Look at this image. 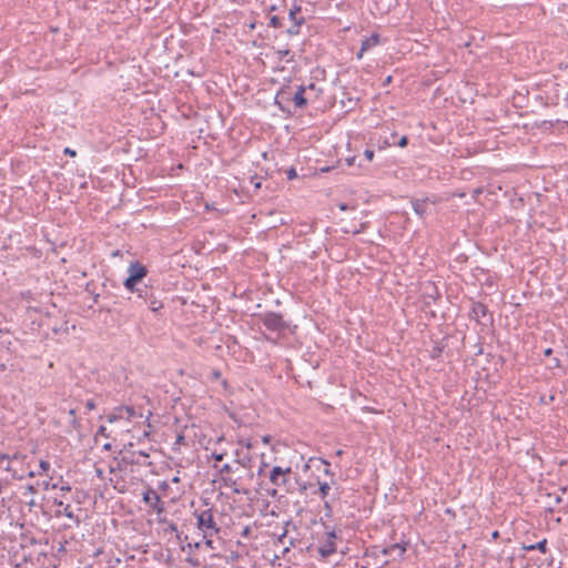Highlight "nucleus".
Here are the masks:
<instances>
[{"instance_id":"1","label":"nucleus","mask_w":568,"mask_h":568,"mask_svg":"<svg viewBox=\"0 0 568 568\" xmlns=\"http://www.w3.org/2000/svg\"><path fill=\"white\" fill-rule=\"evenodd\" d=\"M293 471L291 467L282 468L281 466H274L270 471V481L275 487H283L285 493L292 494L295 490L291 479Z\"/></svg>"},{"instance_id":"2","label":"nucleus","mask_w":568,"mask_h":568,"mask_svg":"<svg viewBox=\"0 0 568 568\" xmlns=\"http://www.w3.org/2000/svg\"><path fill=\"white\" fill-rule=\"evenodd\" d=\"M129 276L125 278L123 285L130 291L134 296L138 295L140 287L138 284L146 276L148 270L140 262H132L129 266Z\"/></svg>"},{"instance_id":"3","label":"nucleus","mask_w":568,"mask_h":568,"mask_svg":"<svg viewBox=\"0 0 568 568\" xmlns=\"http://www.w3.org/2000/svg\"><path fill=\"white\" fill-rule=\"evenodd\" d=\"M129 301L139 305H148L154 313L163 308V303L154 296L153 290L148 286H144L143 290H139L136 296H130Z\"/></svg>"},{"instance_id":"4","label":"nucleus","mask_w":568,"mask_h":568,"mask_svg":"<svg viewBox=\"0 0 568 568\" xmlns=\"http://www.w3.org/2000/svg\"><path fill=\"white\" fill-rule=\"evenodd\" d=\"M196 519L197 528L203 531L204 538L212 537L220 531L211 509H205L196 514Z\"/></svg>"},{"instance_id":"5","label":"nucleus","mask_w":568,"mask_h":568,"mask_svg":"<svg viewBox=\"0 0 568 568\" xmlns=\"http://www.w3.org/2000/svg\"><path fill=\"white\" fill-rule=\"evenodd\" d=\"M263 325L273 332H282L288 327V324L283 320L278 313L267 312L262 316Z\"/></svg>"},{"instance_id":"6","label":"nucleus","mask_w":568,"mask_h":568,"mask_svg":"<svg viewBox=\"0 0 568 568\" xmlns=\"http://www.w3.org/2000/svg\"><path fill=\"white\" fill-rule=\"evenodd\" d=\"M470 318L475 320L481 325L493 323V315L488 313L487 306L480 302L473 303Z\"/></svg>"},{"instance_id":"7","label":"nucleus","mask_w":568,"mask_h":568,"mask_svg":"<svg viewBox=\"0 0 568 568\" xmlns=\"http://www.w3.org/2000/svg\"><path fill=\"white\" fill-rule=\"evenodd\" d=\"M301 7L293 6L288 11V19L293 22L292 26L286 30L290 36H297L301 27L305 22V18L301 14Z\"/></svg>"},{"instance_id":"8","label":"nucleus","mask_w":568,"mask_h":568,"mask_svg":"<svg viewBox=\"0 0 568 568\" xmlns=\"http://www.w3.org/2000/svg\"><path fill=\"white\" fill-rule=\"evenodd\" d=\"M142 499L146 505H149L158 514H161L164 511V504L162 503L160 495L154 489L148 488L143 493Z\"/></svg>"},{"instance_id":"9","label":"nucleus","mask_w":568,"mask_h":568,"mask_svg":"<svg viewBox=\"0 0 568 568\" xmlns=\"http://www.w3.org/2000/svg\"><path fill=\"white\" fill-rule=\"evenodd\" d=\"M412 203V207L414 210V212L420 216V217H424L427 213V209H428V205L430 203L429 199L428 197H424V199H413L410 201Z\"/></svg>"},{"instance_id":"10","label":"nucleus","mask_w":568,"mask_h":568,"mask_svg":"<svg viewBox=\"0 0 568 568\" xmlns=\"http://www.w3.org/2000/svg\"><path fill=\"white\" fill-rule=\"evenodd\" d=\"M406 551V547L402 544H393L390 546L384 547L381 549V552L384 556H393L396 555L397 557L402 558L404 552Z\"/></svg>"},{"instance_id":"11","label":"nucleus","mask_w":568,"mask_h":568,"mask_svg":"<svg viewBox=\"0 0 568 568\" xmlns=\"http://www.w3.org/2000/svg\"><path fill=\"white\" fill-rule=\"evenodd\" d=\"M141 457L146 458L149 457V454L143 450H131L123 457V460L131 465H140Z\"/></svg>"},{"instance_id":"12","label":"nucleus","mask_w":568,"mask_h":568,"mask_svg":"<svg viewBox=\"0 0 568 568\" xmlns=\"http://www.w3.org/2000/svg\"><path fill=\"white\" fill-rule=\"evenodd\" d=\"M305 91L306 88L300 85L297 88V91L292 95V101L294 102L296 108L302 109L307 105V99L304 97Z\"/></svg>"},{"instance_id":"13","label":"nucleus","mask_w":568,"mask_h":568,"mask_svg":"<svg viewBox=\"0 0 568 568\" xmlns=\"http://www.w3.org/2000/svg\"><path fill=\"white\" fill-rule=\"evenodd\" d=\"M379 42V36L377 33H373L371 37L366 38L362 41L361 51L358 53V58H362L363 52L369 50L371 48L377 45Z\"/></svg>"},{"instance_id":"14","label":"nucleus","mask_w":568,"mask_h":568,"mask_svg":"<svg viewBox=\"0 0 568 568\" xmlns=\"http://www.w3.org/2000/svg\"><path fill=\"white\" fill-rule=\"evenodd\" d=\"M290 101H292V95L288 91V88L281 89L275 97V103L280 106L281 110H285L284 103Z\"/></svg>"},{"instance_id":"15","label":"nucleus","mask_w":568,"mask_h":568,"mask_svg":"<svg viewBox=\"0 0 568 568\" xmlns=\"http://www.w3.org/2000/svg\"><path fill=\"white\" fill-rule=\"evenodd\" d=\"M221 480L223 481L225 487H229L233 490L234 494H247V490L241 489L235 479L230 476H221Z\"/></svg>"},{"instance_id":"16","label":"nucleus","mask_w":568,"mask_h":568,"mask_svg":"<svg viewBox=\"0 0 568 568\" xmlns=\"http://www.w3.org/2000/svg\"><path fill=\"white\" fill-rule=\"evenodd\" d=\"M523 549L526 551H532V550H539L542 554L547 552V539H542L541 541H538L537 544L532 545H524Z\"/></svg>"},{"instance_id":"17","label":"nucleus","mask_w":568,"mask_h":568,"mask_svg":"<svg viewBox=\"0 0 568 568\" xmlns=\"http://www.w3.org/2000/svg\"><path fill=\"white\" fill-rule=\"evenodd\" d=\"M396 138H397V134H396V133H393V134L390 135V139H389V140L387 139V140L385 141V143H386L387 145H395V144H397L399 148H405V146H407V144H408V138H407L406 135H403L398 141H396Z\"/></svg>"},{"instance_id":"18","label":"nucleus","mask_w":568,"mask_h":568,"mask_svg":"<svg viewBox=\"0 0 568 568\" xmlns=\"http://www.w3.org/2000/svg\"><path fill=\"white\" fill-rule=\"evenodd\" d=\"M336 551L334 542L331 540H327V544L320 548V554L322 557H329L332 554Z\"/></svg>"},{"instance_id":"19","label":"nucleus","mask_w":568,"mask_h":568,"mask_svg":"<svg viewBox=\"0 0 568 568\" xmlns=\"http://www.w3.org/2000/svg\"><path fill=\"white\" fill-rule=\"evenodd\" d=\"M331 487L327 483H320L318 481V488L317 491L320 493L322 498H325L328 495ZM313 493H316V489L313 490Z\"/></svg>"},{"instance_id":"20","label":"nucleus","mask_w":568,"mask_h":568,"mask_svg":"<svg viewBox=\"0 0 568 568\" xmlns=\"http://www.w3.org/2000/svg\"><path fill=\"white\" fill-rule=\"evenodd\" d=\"M69 417H70V423H71L72 427L74 429H79L80 428V422L77 418V410L74 408H71L69 410Z\"/></svg>"},{"instance_id":"21","label":"nucleus","mask_w":568,"mask_h":568,"mask_svg":"<svg viewBox=\"0 0 568 568\" xmlns=\"http://www.w3.org/2000/svg\"><path fill=\"white\" fill-rule=\"evenodd\" d=\"M295 484L298 486V491L301 494H305L308 488H315L314 484L311 483H298L297 478L295 477Z\"/></svg>"},{"instance_id":"22","label":"nucleus","mask_w":568,"mask_h":568,"mask_svg":"<svg viewBox=\"0 0 568 568\" xmlns=\"http://www.w3.org/2000/svg\"><path fill=\"white\" fill-rule=\"evenodd\" d=\"M63 514L65 517L70 518V519H74L77 524H80V519L74 516L73 511L71 510V506L70 505H67L63 509Z\"/></svg>"},{"instance_id":"23","label":"nucleus","mask_w":568,"mask_h":568,"mask_svg":"<svg viewBox=\"0 0 568 568\" xmlns=\"http://www.w3.org/2000/svg\"><path fill=\"white\" fill-rule=\"evenodd\" d=\"M270 27H273V28H281L283 24H282V21L281 19L277 17V16H272L270 18V23H268Z\"/></svg>"},{"instance_id":"24","label":"nucleus","mask_w":568,"mask_h":568,"mask_svg":"<svg viewBox=\"0 0 568 568\" xmlns=\"http://www.w3.org/2000/svg\"><path fill=\"white\" fill-rule=\"evenodd\" d=\"M99 436L109 437V434L106 433V427L105 426H100L98 428L97 434L94 436V439L98 440Z\"/></svg>"},{"instance_id":"25","label":"nucleus","mask_w":568,"mask_h":568,"mask_svg":"<svg viewBox=\"0 0 568 568\" xmlns=\"http://www.w3.org/2000/svg\"><path fill=\"white\" fill-rule=\"evenodd\" d=\"M169 531L176 534L179 531L178 530V525L175 523H173V521H169L168 523V527L164 529V532H169Z\"/></svg>"},{"instance_id":"26","label":"nucleus","mask_w":568,"mask_h":568,"mask_svg":"<svg viewBox=\"0 0 568 568\" xmlns=\"http://www.w3.org/2000/svg\"><path fill=\"white\" fill-rule=\"evenodd\" d=\"M122 409H124V410H125V413H126V418H128V419H131L132 417H134V416H135V410H134V408H133V407L125 406V407H123Z\"/></svg>"},{"instance_id":"27","label":"nucleus","mask_w":568,"mask_h":568,"mask_svg":"<svg viewBox=\"0 0 568 568\" xmlns=\"http://www.w3.org/2000/svg\"><path fill=\"white\" fill-rule=\"evenodd\" d=\"M286 176L288 180H293L297 176L296 170L294 168H290L286 170Z\"/></svg>"},{"instance_id":"28","label":"nucleus","mask_w":568,"mask_h":568,"mask_svg":"<svg viewBox=\"0 0 568 568\" xmlns=\"http://www.w3.org/2000/svg\"><path fill=\"white\" fill-rule=\"evenodd\" d=\"M225 453H216V452H213L212 453V458L216 462H222L225 457Z\"/></svg>"},{"instance_id":"29","label":"nucleus","mask_w":568,"mask_h":568,"mask_svg":"<svg viewBox=\"0 0 568 568\" xmlns=\"http://www.w3.org/2000/svg\"><path fill=\"white\" fill-rule=\"evenodd\" d=\"M185 561H186L189 565L193 566V567H197V566H200V561H199V559H197V558H194V557H187V558L185 559Z\"/></svg>"},{"instance_id":"30","label":"nucleus","mask_w":568,"mask_h":568,"mask_svg":"<svg viewBox=\"0 0 568 568\" xmlns=\"http://www.w3.org/2000/svg\"><path fill=\"white\" fill-rule=\"evenodd\" d=\"M250 180H251V183L254 185V189L257 190L261 187V181L256 175L251 176Z\"/></svg>"},{"instance_id":"31","label":"nucleus","mask_w":568,"mask_h":568,"mask_svg":"<svg viewBox=\"0 0 568 568\" xmlns=\"http://www.w3.org/2000/svg\"><path fill=\"white\" fill-rule=\"evenodd\" d=\"M232 471V467L229 465V464H224L221 469H220V474L221 476H224V474H229Z\"/></svg>"},{"instance_id":"32","label":"nucleus","mask_w":568,"mask_h":568,"mask_svg":"<svg viewBox=\"0 0 568 568\" xmlns=\"http://www.w3.org/2000/svg\"><path fill=\"white\" fill-rule=\"evenodd\" d=\"M290 53H291V51H290L288 49L277 50V51H276V54H277L278 59H284V58H285V57H287Z\"/></svg>"},{"instance_id":"33","label":"nucleus","mask_w":568,"mask_h":568,"mask_svg":"<svg viewBox=\"0 0 568 568\" xmlns=\"http://www.w3.org/2000/svg\"><path fill=\"white\" fill-rule=\"evenodd\" d=\"M251 462V457L244 456L241 459H237V463L241 464L243 467H248V464Z\"/></svg>"},{"instance_id":"34","label":"nucleus","mask_w":568,"mask_h":568,"mask_svg":"<svg viewBox=\"0 0 568 568\" xmlns=\"http://www.w3.org/2000/svg\"><path fill=\"white\" fill-rule=\"evenodd\" d=\"M364 156L367 161H372L374 159V151L373 150H369V149H366L364 151Z\"/></svg>"},{"instance_id":"35","label":"nucleus","mask_w":568,"mask_h":568,"mask_svg":"<svg viewBox=\"0 0 568 568\" xmlns=\"http://www.w3.org/2000/svg\"><path fill=\"white\" fill-rule=\"evenodd\" d=\"M39 466L42 471H48L50 469V463L47 460H41Z\"/></svg>"},{"instance_id":"36","label":"nucleus","mask_w":568,"mask_h":568,"mask_svg":"<svg viewBox=\"0 0 568 568\" xmlns=\"http://www.w3.org/2000/svg\"><path fill=\"white\" fill-rule=\"evenodd\" d=\"M85 407L88 410H92L95 408V402L93 399H88L85 403Z\"/></svg>"},{"instance_id":"37","label":"nucleus","mask_w":568,"mask_h":568,"mask_svg":"<svg viewBox=\"0 0 568 568\" xmlns=\"http://www.w3.org/2000/svg\"><path fill=\"white\" fill-rule=\"evenodd\" d=\"M186 548H189V549H192V548L197 549V548H200V542H195V544H190L189 542L186 546H182L181 547L182 550H185Z\"/></svg>"},{"instance_id":"38","label":"nucleus","mask_w":568,"mask_h":568,"mask_svg":"<svg viewBox=\"0 0 568 568\" xmlns=\"http://www.w3.org/2000/svg\"><path fill=\"white\" fill-rule=\"evenodd\" d=\"M355 160H356L355 156H351V158H347L345 161L348 166H352L355 163Z\"/></svg>"},{"instance_id":"39","label":"nucleus","mask_w":568,"mask_h":568,"mask_svg":"<svg viewBox=\"0 0 568 568\" xmlns=\"http://www.w3.org/2000/svg\"><path fill=\"white\" fill-rule=\"evenodd\" d=\"M64 153L70 155V156H75V154H77V152L74 150H71L69 148L64 149Z\"/></svg>"},{"instance_id":"40","label":"nucleus","mask_w":568,"mask_h":568,"mask_svg":"<svg viewBox=\"0 0 568 568\" xmlns=\"http://www.w3.org/2000/svg\"><path fill=\"white\" fill-rule=\"evenodd\" d=\"M60 489H61L62 491H70V490H71V487H70V485L67 483V484L62 485V486L60 487Z\"/></svg>"},{"instance_id":"41","label":"nucleus","mask_w":568,"mask_h":568,"mask_svg":"<svg viewBox=\"0 0 568 568\" xmlns=\"http://www.w3.org/2000/svg\"><path fill=\"white\" fill-rule=\"evenodd\" d=\"M277 489L276 488H273L272 490H268V495L273 498H275L277 496Z\"/></svg>"},{"instance_id":"42","label":"nucleus","mask_w":568,"mask_h":568,"mask_svg":"<svg viewBox=\"0 0 568 568\" xmlns=\"http://www.w3.org/2000/svg\"><path fill=\"white\" fill-rule=\"evenodd\" d=\"M552 365H554V367H560V365H561V364H560V359H559V358H557V357H555V358L552 359Z\"/></svg>"},{"instance_id":"43","label":"nucleus","mask_w":568,"mask_h":568,"mask_svg":"<svg viewBox=\"0 0 568 568\" xmlns=\"http://www.w3.org/2000/svg\"><path fill=\"white\" fill-rule=\"evenodd\" d=\"M338 207H339L341 211H347L348 210V205L346 203H339Z\"/></svg>"},{"instance_id":"44","label":"nucleus","mask_w":568,"mask_h":568,"mask_svg":"<svg viewBox=\"0 0 568 568\" xmlns=\"http://www.w3.org/2000/svg\"><path fill=\"white\" fill-rule=\"evenodd\" d=\"M552 354V348L548 347L544 351L545 356H550Z\"/></svg>"},{"instance_id":"45","label":"nucleus","mask_w":568,"mask_h":568,"mask_svg":"<svg viewBox=\"0 0 568 568\" xmlns=\"http://www.w3.org/2000/svg\"><path fill=\"white\" fill-rule=\"evenodd\" d=\"M205 545L210 548H213V540L206 537Z\"/></svg>"},{"instance_id":"46","label":"nucleus","mask_w":568,"mask_h":568,"mask_svg":"<svg viewBox=\"0 0 568 568\" xmlns=\"http://www.w3.org/2000/svg\"><path fill=\"white\" fill-rule=\"evenodd\" d=\"M251 529L248 526H246L244 529H243V532H242V536H247L250 534Z\"/></svg>"},{"instance_id":"47","label":"nucleus","mask_w":568,"mask_h":568,"mask_svg":"<svg viewBox=\"0 0 568 568\" xmlns=\"http://www.w3.org/2000/svg\"><path fill=\"white\" fill-rule=\"evenodd\" d=\"M111 448H112L111 443H106V444L103 445V449L104 450H111Z\"/></svg>"},{"instance_id":"48","label":"nucleus","mask_w":568,"mask_h":568,"mask_svg":"<svg viewBox=\"0 0 568 568\" xmlns=\"http://www.w3.org/2000/svg\"><path fill=\"white\" fill-rule=\"evenodd\" d=\"M183 440H184V436L183 435H179L176 437V444H181Z\"/></svg>"},{"instance_id":"49","label":"nucleus","mask_w":568,"mask_h":568,"mask_svg":"<svg viewBox=\"0 0 568 568\" xmlns=\"http://www.w3.org/2000/svg\"><path fill=\"white\" fill-rule=\"evenodd\" d=\"M498 537H499V531L498 530L493 531L491 538L497 539Z\"/></svg>"},{"instance_id":"50","label":"nucleus","mask_w":568,"mask_h":568,"mask_svg":"<svg viewBox=\"0 0 568 568\" xmlns=\"http://www.w3.org/2000/svg\"><path fill=\"white\" fill-rule=\"evenodd\" d=\"M336 537L334 531L328 532V540L333 541V539Z\"/></svg>"},{"instance_id":"51","label":"nucleus","mask_w":568,"mask_h":568,"mask_svg":"<svg viewBox=\"0 0 568 568\" xmlns=\"http://www.w3.org/2000/svg\"><path fill=\"white\" fill-rule=\"evenodd\" d=\"M109 422H114L116 419V416L115 415H110L108 417Z\"/></svg>"},{"instance_id":"52","label":"nucleus","mask_w":568,"mask_h":568,"mask_svg":"<svg viewBox=\"0 0 568 568\" xmlns=\"http://www.w3.org/2000/svg\"><path fill=\"white\" fill-rule=\"evenodd\" d=\"M175 537H176V539H178L179 541H181V540H182V536H181V532H180V531H178V532L175 534Z\"/></svg>"},{"instance_id":"53","label":"nucleus","mask_w":568,"mask_h":568,"mask_svg":"<svg viewBox=\"0 0 568 568\" xmlns=\"http://www.w3.org/2000/svg\"><path fill=\"white\" fill-rule=\"evenodd\" d=\"M65 551V548L63 545H60L59 549H58V552H64Z\"/></svg>"},{"instance_id":"54","label":"nucleus","mask_w":568,"mask_h":568,"mask_svg":"<svg viewBox=\"0 0 568 568\" xmlns=\"http://www.w3.org/2000/svg\"><path fill=\"white\" fill-rule=\"evenodd\" d=\"M8 458H9V456H8V455H6V454H0V460L8 459Z\"/></svg>"},{"instance_id":"55","label":"nucleus","mask_w":568,"mask_h":568,"mask_svg":"<svg viewBox=\"0 0 568 568\" xmlns=\"http://www.w3.org/2000/svg\"><path fill=\"white\" fill-rule=\"evenodd\" d=\"M265 466H266V464H265V463H263V465H262V466L260 467V469H258V473H257L258 475H261V474L263 473V467H265Z\"/></svg>"},{"instance_id":"56","label":"nucleus","mask_w":568,"mask_h":568,"mask_svg":"<svg viewBox=\"0 0 568 568\" xmlns=\"http://www.w3.org/2000/svg\"><path fill=\"white\" fill-rule=\"evenodd\" d=\"M324 506H325V509H327V510H329V511H331V506H329L328 501H325V503H324Z\"/></svg>"},{"instance_id":"57","label":"nucleus","mask_w":568,"mask_h":568,"mask_svg":"<svg viewBox=\"0 0 568 568\" xmlns=\"http://www.w3.org/2000/svg\"><path fill=\"white\" fill-rule=\"evenodd\" d=\"M28 490H29L30 493H34V491H36L32 485L28 486Z\"/></svg>"},{"instance_id":"58","label":"nucleus","mask_w":568,"mask_h":568,"mask_svg":"<svg viewBox=\"0 0 568 568\" xmlns=\"http://www.w3.org/2000/svg\"><path fill=\"white\" fill-rule=\"evenodd\" d=\"M172 481H173V483H179V481H180V478H179L178 476H175V477H173V478H172Z\"/></svg>"},{"instance_id":"59","label":"nucleus","mask_w":568,"mask_h":568,"mask_svg":"<svg viewBox=\"0 0 568 568\" xmlns=\"http://www.w3.org/2000/svg\"><path fill=\"white\" fill-rule=\"evenodd\" d=\"M285 536H286V530L280 536V541H282V539H284Z\"/></svg>"},{"instance_id":"60","label":"nucleus","mask_w":568,"mask_h":568,"mask_svg":"<svg viewBox=\"0 0 568 568\" xmlns=\"http://www.w3.org/2000/svg\"><path fill=\"white\" fill-rule=\"evenodd\" d=\"M263 442H264V443H268V442H270V436H265V437L263 438Z\"/></svg>"},{"instance_id":"61","label":"nucleus","mask_w":568,"mask_h":568,"mask_svg":"<svg viewBox=\"0 0 568 568\" xmlns=\"http://www.w3.org/2000/svg\"><path fill=\"white\" fill-rule=\"evenodd\" d=\"M308 89H310V90H314V89H315V84H314V83H311V84L308 85Z\"/></svg>"},{"instance_id":"62","label":"nucleus","mask_w":568,"mask_h":568,"mask_svg":"<svg viewBox=\"0 0 568 568\" xmlns=\"http://www.w3.org/2000/svg\"><path fill=\"white\" fill-rule=\"evenodd\" d=\"M214 377L219 378L220 377V372H214Z\"/></svg>"},{"instance_id":"63","label":"nucleus","mask_w":568,"mask_h":568,"mask_svg":"<svg viewBox=\"0 0 568 568\" xmlns=\"http://www.w3.org/2000/svg\"><path fill=\"white\" fill-rule=\"evenodd\" d=\"M166 486H168V484H166L165 481H163V483L161 484V488H165Z\"/></svg>"},{"instance_id":"64","label":"nucleus","mask_w":568,"mask_h":568,"mask_svg":"<svg viewBox=\"0 0 568 568\" xmlns=\"http://www.w3.org/2000/svg\"><path fill=\"white\" fill-rule=\"evenodd\" d=\"M119 254H120V251H115V252H113V254H112V255H113V256H119Z\"/></svg>"}]
</instances>
